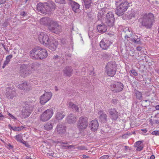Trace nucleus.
Returning <instances> with one entry per match:
<instances>
[{
    "instance_id": "f257e3e1",
    "label": "nucleus",
    "mask_w": 159,
    "mask_h": 159,
    "mask_svg": "<svg viewBox=\"0 0 159 159\" xmlns=\"http://www.w3.org/2000/svg\"><path fill=\"white\" fill-rule=\"evenodd\" d=\"M55 9L53 3L51 2H39L37 5V10L42 14H46Z\"/></svg>"
},
{
    "instance_id": "f03ea898",
    "label": "nucleus",
    "mask_w": 159,
    "mask_h": 159,
    "mask_svg": "<svg viewBox=\"0 0 159 159\" xmlns=\"http://www.w3.org/2000/svg\"><path fill=\"white\" fill-rule=\"evenodd\" d=\"M30 53L31 57L37 59H43L48 56L47 50L40 47H37L32 50Z\"/></svg>"
},
{
    "instance_id": "7ed1b4c3",
    "label": "nucleus",
    "mask_w": 159,
    "mask_h": 159,
    "mask_svg": "<svg viewBox=\"0 0 159 159\" xmlns=\"http://www.w3.org/2000/svg\"><path fill=\"white\" fill-rule=\"evenodd\" d=\"M139 20L142 25L147 28H150L154 22V17L152 14L150 13L148 15L145 14L143 15V18Z\"/></svg>"
},
{
    "instance_id": "20e7f679",
    "label": "nucleus",
    "mask_w": 159,
    "mask_h": 159,
    "mask_svg": "<svg viewBox=\"0 0 159 159\" xmlns=\"http://www.w3.org/2000/svg\"><path fill=\"white\" fill-rule=\"evenodd\" d=\"M105 71L109 76L113 77L116 71V65L115 61L107 63L106 66Z\"/></svg>"
},
{
    "instance_id": "39448f33",
    "label": "nucleus",
    "mask_w": 159,
    "mask_h": 159,
    "mask_svg": "<svg viewBox=\"0 0 159 159\" xmlns=\"http://www.w3.org/2000/svg\"><path fill=\"white\" fill-rule=\"evenodd\" d=\"M88 125V118L84 116L80 117L77 123V127L79 130H84L87 128Z\"/></svg>"
},
{
    "instance_id": "423d86ee",
    "label": "nucleus",
    "mask_w": 159,
    "mask_h": 159,
    "mask_svg": "<svg viewBox=\"0 0 159 159\" xmlns=\"http://www.w3.org/2000/svg\"><path fill=\"white\" fill-rule=\"evenodd\" d=\"M34 70L33 67H30L29 65H22L20 67V75L24 77L28 76Z\"/></svg>"
},
{
    "instance_id": "0eeeda50",
    "label": "nucleus",
    "mask_w": 159,
    "mask_h": 159,
    "mask_svg": "<svg viewBox=\"0 0 159 159\" xmlns=\"http://www.w3.org/2000/svg\"><path fill=\"white\" fill-rule=\"evenodd\" d=\"M108 36L104 38L100 42V45L101 48L103 49H107L109 48L111 44V42L110 40V37L114 38L115 36L113 34L110 33H108Z\"/></svg>"
},
{
    "instance_id": "6e6552de",
    "label": "nucleus",
    "mask_w": 159,
    "mask_h": 159,
    "mask_svg": "<svg viewBox=\"0 0 159 159\" xmlns=\"http://www.w3.org/2000/svg\"><path fill=\"white\" fill-rule=\"evenodd\" d=\"M129 6V3L127 2H121L117 7L116 14L119 16L122 15L124 12L127 11Z\"/></svg>"
},
{
    "instance_id": "1a4fd4ad",
    "label": "nucleus",
    "mask_w": 159,
    "mask_h": 159,
    "mask_svg": "<svg viewBox=\"0 0 159 159\" xmlns=\"http://www.w3.org/2000/svg\"><path fill=\"white\" fill-rule=\"evenodd\" d=\"M48 29L55 34H58L61 32V26L58 25L57 22L52 20L49 25Z\"/></svg>"
},
{
    "instance_id": "9d476101",
    "label": "nucleus",
    "mask_w": 159,
    "mask_h": 159,
    "mask_svg": "<svg viewBox=\"0 0 159 159\" xmlns=\"http://www.w3.org/2000/svg\"><path fill=\"white\" fill-rule=\"evenodd\" d=\"M52 38H49L48 35L45 33L41 32L39 35L38 39L40 43L44 46H47L48 42Z\"/></svg>"
},
{
    "instance_id": "9b49d317",
    "label": "nucleus",
    "mask_w": 159,
    "mask_h": 159,
    "mask_svg": "<svg viewBox=\"0 0 159 159\" xmlns=\"http://www.w3.org/2000/svg\"><path fill=\"white\" fill-rule=\"evenodd\" d=\"M53 113L54 111L53 109H47L41 115L40 117V120L43 121H47L52 117Z\"/></svg>"
},
{
    "instance_id": "f8f14e48",
    "label": "nucleus",
    "mask_w": 159,
    "mask_h": 159,
    "mask_svg": "<svg viewBox=\"0 0 159 159\" xmlns=\"http://www.w3.org/2000/svg\"><path fill=\"white\" fill-rule=\"evenodd\" d=\"M48 44L45 46L52 51H55L57 48L58 45V42L54 39L52 38L48 42Z\"/></svg>"
},
{
    "instance_id": "ddd939ff",
    "label": "nucleus",
    "mask_w": 159,
    "mask_h": 159,
    "mask_svg": "<svg viewBox=\"0 0 159 159\" xmlns=\"http://www.w3.org/2000/svg\"><path fill=\"white\" fill-rule=\"evenodd\" d=\"M123 88V84L120 82L115 83L111 85V89L114 92H119L122 90Z\"/></svg>"
},
{
    "instance_id": "4468645a",
    "label": "nucleus",
    "mask_w": 159,
    "mask_h": 159,
    "mask_svg": "<svg viewBox=\"0 0 159 159\" xmlns=\"http://www.w3.org/2000/svg\"><path fill=\"white\" fill-rule=\"evenodd\" d=\"M52 97V93L47 92L42 95L40 99V102L42 104H44L48 102Z\"/></svg>"
},
{
    "instance_id": "2eb2a0df",
    "label": "nucleus",
    "mask_w": 159,
    "mask_h": 159,
    "mask_svg": "<svg viewBox=\"0 0 159 159\" xmlns=\"http://www.w3.org/2000/svg\"><path fill=\"white\" fill-rule=\"evenodd\" d=\"M99 125L98 122L96 119L92 120L89 124V127L93 132L97 131L98 129Z\"/></svg>"
},
{
    "instance_id": "dca6fc26",
    "label": "nucleus",
    "mask_w": 159,
    "mask_h": 159,
    "mask_svg": "<svg viewBox=\"0 0 159 159\" xmlns=\"http://www.w3.org/2000/svg\"><path fill=\"white\" fill-rule=\"evenodd\" d=\"M33 107H29L26 106L24 107L22 110V115L24 118H26L28 117L30 115L31 111L33 110Z\"/></svg>"
},
{
    "instance_id": "f3484780",
    "label": "nucleus",
    "mask_w": 159,
    "mask_h": 159,
    "mask_svg": "<svg viewBox=\"0 0 159 159\" xmlns=\"http://www.w3.org/2000/svg\"><path fill=\"white\" fill-rule=\"evenodd\" d=\"M107 23L108 25L112 26L114 22V18L112 12H109L107 14Z\"/></svg>"
},
{
    "instance_id": "a211bd4d",
    "label": "nucleus",
    "mask_w": 159,
    "mask_h": 159,
    "mask_svg": "<svg viewBox=\"0 0 159 159\" xmlns=\"http://www.w3.org/2000/svg\"><path fill=\"white\" fill-rule=\"evenodd\" d=\"M18 88L26 92H27L31 89L32 87L30 84L26 82H25L23 83L19 84L18 85Z\"/></svg>"
},
{
    "instance_id": "6ab92c4d",
    "label": "nucleus",
    "mask_w": 159,
    "mask_h": 159,
    "mask_svg": "<svg viewBox=\"0 0 159 159\" xmlns=\"http://www.w3.org/2000/svg\"><path fill=\"white\" fill-rule=\"evenodd\" d=\"M52 19L48 17H44L41 18L39 20V23L41 25L47 27L48 28L49 25Z\"/></svg>"
},
{
    "instance_id": "aec40b11",
    "label": "nucleus",
    "mask_w": 159,
    "mask_h": 159,
    "mask_svg": "<svg viewBox=\"0 0 159 159\" xmlns=\"http://www.w3.org/2000/svg\"><path fill=\"white\" fill-rule=\"evenodd\" d=\"M109 112L113 120H116L119 116V113L114 108L110 109Z\"/></svg>"
},
{
    "instance_id": "412c9836",
    "label": "nucleus",
    "mask_w": 159,
    "mask_h": 159,
    "mask_svg": "<svg viewBox=\"0 0 159 159\" xmlns=\"http://www.w3.org/2000/svg\"><path fill=\"white\" fill-rule=\"evenodd\" d=\"M66 127L62 124L58 125L56 128V129L58 134H64L66 131Z\"/></svg>"
},
{
    "instance_id": "4be33fe9",
    "label": "nucleus",
    "mask_w": 159,
    "mask_h": 159,
    "mask_svg": "<svg viewBox=\"0 0 159 159\" xmlns=\"http://www.w3.org/2000/svg\"><path fill=\"white\" fill-rule=\"evenodd\" d=\"M97 29L98 32L103 33L106 31L107 27L104 24H102L97 26Z\"/></svg>"
},
{
    "instance_id": "5701e85b",
    "label": "nucleus",
    "mask_w": 159,
    "mask_h": 159,
    "mask_svg": "<svg viewBox=\"0 0 159 159\" xmlns=\"http://www.w3.org/2000/svg\"><path fill=\"white\" fill-rule=\"evenodd\" d=\"M76 119V117L73 114H70L67 116V120L69 123L73 124L75 122Z\"/></svg>"
},
{
    "instance_id": "b1692460",
    "label": "nucleus",
    "mask_w": 159,
    "mask_h": 159,
    "mask_svg": "<svg viewBox=\"0 0 159 159\" xmlns=\"http://www.w3.org/2000/svg\"><path fill=\"white\" fill-rule=\"evenodd\" d=\"M65 116L64 111H58L56 113V117L57 120H61L63 119Z\"/></svg>"
},
{
    "instance_id": "393cba45",
    "label": "nucleus",
    "mask_w": 159,
    "mask_h": 159,
    "mask_svg": "<svg viewBox=\"0 0 159 159\" xmlns=\"http://www.w3.org/2000/svg\"><path fill=\"white\" fill-rule=\"evenodd\" d=\"M54 125L53 123L48 122L45 123L44 126V129L47 130H50L52 129Z\"/></svg>"
},
{
    "instance_id": "a878e982",
    "label": "nucleus",
    "mask_w": 159,
    "mask_h": 159,
    "mask_svg": "<svg viewBox=\"0 0 159 159\" xmlns=\"http://www.w3.org/2000/svg\"><path fill=\"white\" fill-rule=\"evenodd\" d=\"M71 7L74 11L76 12L79 10L80 5L77 2H74L71 3Z\"/></svg>"
},
{
    "instance_id": "bb28decb",
    "label": "nucleus",
    "mask_w": 159,
    "mask_h": 159,
    "mask_svg": "<svg viewBox=\"0 0 159 159\" xmlns=\"http://www.w3.org/2000/svg\"><path fill=\"white\" fill-rule=\"evenodd\" d=\"M68 106L69 107L72 108L76 111H79V108L78 107L72 102H69L68 104Z\"/></svg>"
},
{
    "instance_id": "cd10ccee",
    "label": "nucleus",
    "mask_w": 159,
    "mask_h": 159,
    "mask_svg": "<svg viewBox=\"0 0 159 159\" xmlns=\"http://www.w3.org/2000/svg\"><path fill=\"white\" fill-rule=\"evenodd\" d=\"M72 71V70L71 68L69 67H66L65 69L63 70V72L65 75L69 76L71 75Z\"/></svg>"
},
{
    "instance_id": "c85d7f7f",
    "label": "nucleus",
    "mask_w": 159,
    "mask_h": 159,
    "mask_svg": "<svg viewBox=\"0 0 159 159\" xmlns=\"http://www.w3.org/2000/svg\"><path fill=\"white\" fill-rule=\"evenodd\" d=\"M98 115L99 116V118L102 120H106L107 116V115L103 113V111H100L98 112Z\"/></svg>"
},
{
    "instance_id": "c756f323",
    "label": "nucleus",
    "mask_w": 159,
    "mask_h": 159,
    "mask_svg": "<svg viewBox=\"0 0 159 159\" xmlns=\"http://www.w3.org/2000/svg\"><path fill=\"white\" fill-rule=\"evenodd\" d=\"M51 146V145L50 144H48L47 145V144H46L45 146H43V148H42V152L44 153H47L48 151V149H49L50 148Z\"/></svg>"
},
{
    "instance_id": "7c9ffc66",
    "label": "nucleus",
    "mask_w": 159,
    "mask_h": 159,
    "mask_svg": "<svg viewBox=\"0 0 159 159\" xmlns=\"http://www.w3.org/2000/svg\"><path fill=\"white\" fill-rule=\"evenodd\" d=\"M14 138H15L17 141L20 142V143L22 142V141L23 140L22 134H20L17 135L14 137Z\"/></svg>"
},
{
    "instance_id": "2f4dec72",
    "label": "nucleus",
    "mask_w": 159,
    "mask_h": 159,
    "mask_svg": "<svg viewBox=\"0 0 159 159\" xmlns=\"http://www.w3.org/2000/svg\"><path fill=\"white\" fill-rule=\"evenodd\" d=\"M92 0H84L85 6L86 8H89L91 6Z\"/></svg>"
},
{
    "instance_id": "473e14b6",
    "label": "nucleus",
    "mask_w": 159,
    "mask_h": 159,
    "mask_svg": "<svg viewBox=\"0 0 159 159\" xmlns=\"http://www.w3.org/2000/svg\"><path fill=\"white\" fill-rule=\"evenodd\" d=\"M36 101V99L34 98L30 97L28 98V101L26 102V106H28L29 107H31L28 104V103H32Z\"/></svg>"
},
{
    "instance_id": "72a5a7b5",
    "label": "nucleus",
    "mask_w": 159,
    "mask_h": 159,
    "mask_svg": "<svg viewBox=\"0 0 159 159\" xmlns=\"http://www.w3.org/2000/svg\"><path fill=\"white\" fill-rule=\"evenodd\" d=\"M136 98L140 100L142 97V93L138 91H136L135 92Z\"/></svg>"
},
{
    "instance_id": "f704fd0d",
    "label": "nucleus",
    "mask_w": 159,
    "mask_h": 159,
    "mask_svg": "<svg viewBox=\"0 0 159 159\" xmlns=\"http://www.w3.org/2000/svg\"><path fill=\"white\" fill-rule=\"evenodd\" d=\"M25 127L24 126H20L18 127H14L13 129V130L16 131H20Z\"/></svg>"
},
{
    "instance_id": "c9c22d12",
    "label": "nucleus",
    "mask_w": 159,
    "mask_h": 159,
    "mask_svg": "<svg viewBox=\"0 0 159 159\" xmlns=\"http://www.w3.org/2000/svg\"><path fill=\"white\" fill-rule=\"evenodd\" d=\"M128 30V31L130 33L129 34H128L127 33L126 35L125 36V38L128 39L132 35V32H130V31L129 30V29ZM128 31V30H127L126 32L127 33V32Z\"/></svg>"
},
{
    "instance_id": "e433bc0d",
    "label": "nucleus",
    "mask_w": 159,
    "mask_h": 159,
    "mask_svg": "<svg viewBox=\"0 0 159 159\" xmlns=\"http://www.w3.org/2000/svg\"><path fill=\"white\" fill-rule=\"evenodd\" d=\"M130 41L134 43H138L140 41V39L139 38L136 39L135 38H131L130 39Z\"/></svg>"
},
{
    "instance_id": "4c0bfd02",
    "label": "nucleus",
    "mask_w": 159,
    "mask_h": 159,
    "mask_svg": "<svg viewBox=\"0 0 159 159\" xmlns=\"http://www.w3.org/2000/svg\"><path fill=\"white\" fill-rule=\"evenodd\" d=\"M56 2L58 3L64 4L65 3V0H55Z\"/></svg>"
},
{
    "instance_id": "58836bf2",
    "label": "nucleus",
    "mask_w": 159,
    "mask_h": 159,
    "mask_svg": "<svg viewBox=\"0 0 159 159\" xmlns=\"http://www.w3.org/2000/svg\"><path fill=\"white\" fill-rule=\"evenodd\" d=\"M130 72L131 73L133 74V75H134L137 76L138 75L137 72L135 70H131Z\"/></svg>"
},
{
    "instance_id": "ea45409f",
    "label": "nucleus",
    "mask_w": 159,
    "mask_h": 159,
    "mask_svg": "<svg viewBox=\"0 0 159 159\" xmlns=\"http://www.w3.org/2000/svg\"><path fill=\"white\" fill-rule=\"evenodd\" d=\"M109 155H103L100 157L99 159H108L109 158Z\"/></svg>"
},
{
    "instance_id": "a19ab883",
    "label": "nucleus",
    "mask_w": 159,
    "mask_h": 159,
    "mask_svg": "<svg viewBox=\"0 0 159 159\" xmlns=\"http://www.w3.org/2000/svg\"><path fill=\"white\" fill-rule=\"evenodd\" d=\"M12 57V55H9L6 57V60L10 62L11 59Z\"/></svg>"
},
{
    "instance_id": "79ce46f5",
    "label": "nucleus",
    "mask_w": 159,
    "mask_h": 159,
    "mask_svg": "<svg viewBox=\"0 0 159 159\" xmlns=\"http://www.w3.org/2000/svg\"><path fill=\"white\" fill-rule=\"evenodd\" d=\"M152 134L155 135H159V131L155 130L152 132Z\"/></svg>"
},
{
    "instance_id": "37998d69",
    "label": "nucleus",
    "mask_w": 159,
    "mask_h": 159,
    "mask_svg": "<svg viewBox=\"0 0 159 159\" xmlns=\"http://www.w3.org/2000/svg\"><path fill=\"white\" fill-rule=\"evenodd\" d=\"M9 63V62L8 61H7L6 60H5L2 66V68H4L5 67V66H7L8 64Z\"/></svg>"
},
{
    "instance_id": "c03bdc74",
    "label": "nucleus",
    "mask_w": 159,
    "mask_h": 159,
    "mask_svg": "<svg viewBox=\"0 0 159 159\" xmlns=\"http://www.w3.org/2000/svg\"><path fill=\"white\" fill-rule=\"evenodd\" d=\"M77 148L80 150H86V148L84 146H80Z\"/></svg>"
},
{
    "instance_id": "a18cd8bd",
    "label": "nucleus",
    "mask_w": 159,
    "mask_h": 159,
    "mask_svg": "<svg viewBox=\"0 0 159 159\" xmlns=\"http://www.w3.org/2000/svg\"><path fill=\"white\" fill-rule=\"evenodd\" d=\"M21 143L24 144L26 147H29L30 146V145L25 141L23 140L22 142H21Z\"/></svg>"
},
{
    "instance_id": "49530a36",
    "label": "nucleus",
    "mask_w": 159,
    "mask_h": 159,
    "mask_svg": "<svg viewBox=\"0 0 159 159\" xmlns=\"http://www.w3.org/2000/svg\"><path fill=\"white\" fill-rule=\"evenodd\" d=\"M8 115L10 117H11L12 119L14 120H17L16 118L15 117H14L10 113L8 112Z\"/></svg>"
},
{
    "instance_id": "de8ad7c7",
    "label": "nucleus",
    "mask_w": 159,
    "mask_h": 159,
    "mask_svg": "<svg viewBox=\"0 0 159 159\" xmlns=\"http://www.w3.org/2000/svg\"><path fill=\"white\" fill-rule=\"evenodd\" d=\"M59 141H54L53 140L50 141V143L52 144H57L59 143Z\"/></svg>"
},
{
    "instance_id": "09e8293b",
    "label": "nucleus",
    "mask_w": 159,
    "mask_h": 159,
    "mask_svg": "<svg viewBox=\"0 0 159 159\" xmlns=\"http://www.w3.org/2000/svg\"><path fill=\"white\" fill-rule=\"evenodd\" d=\"M143 148V147L142 146H139L138 147H137L136 150L137 151H140Z\"/></svg>"
},
{
    "instance_id": "8fccbe9b",
    "label": "nucleus",
    "mask_w": 159,
    "mask_h": 159,
    "mask_svg": "<svg viewBox=\"0 0 159 159\" xmlns=\"http://www.w3.org/2000/svg\"><path fill=\"white\" fill-rule=\"evenodd\" d=\"M6 2V0H0V4L5 3Z\"/></svg>"
},
{
    "instance_id": "3c124183",
    "label": "nucleus",
    "mask_w": 159,
    "mask_h": 159,
    "mask_svg": "<svg viewBox=\"0 0 159 159\" xmlns=\"http://www.w3.org/2000/svg\"><path fill=\"white\" fill-rule=\"evenodd\" d=\"M141 143H142V142L140 141L137 142L136 143V146H139V145Z\"/></svg>"
},
{
    "instance_id": "603ef678",
    "label": "nucleus",
    "mask_w": 159,
    "mask_h": 159,
    "mask_svg": "<svg viewBox=\"0 0 159 159\" xmlns=\"http://www.w3.org/2000/svg\"><path fill=\"white\" fill-rule=\"evenodd\" d=\"M20 15L22 16H25L26 15V13L24 11L21 13Z\"/></svg>"
},
{
    "instance_id": "864d4df0",
    "label": "nucleus",
    "mask_w": 159,
    "mask_h": 159,
    "mask_svg": "<svg viewBox=\"0 0 159 159\" xmlns=\"http://www.w3.org/2000/svg\"><path fill=\"white\" fill-rule=\"evenodd\" d=\"M141 130L144 133H146L147 131V130L146 129H141Z\"/></svg>"
},
{
    "instance_id": "5fc2aeb1",
    "label": "nucleus",
    "mask_w": 159,
    "mask_h": 159,
    "mask_svg": "<svg viewBox=\"0 0 159 159\" xmlns=\"http://www.w3.org/2000/svg\"><path fill=\"white\" fill-rule=\"evenodd\" d=\"M136 49L138 51H140L142 49V47H137Z\"/></svg>"
},
{
    "instance_id": "6e6d98bb",
    "label": "nucleus",
    "mask_w": 159,
    "mask_h": 159,
    "mask_svg": "<svg viewBox=\"0 0 159 159\" xmlns=\"http://www.w3.org/2000/svg\"><path fill=\"white\" fill-rule=\"evenodd\" d=\"M155 108L157 110H159V105L156 106Z\"/></svg>"
},
{
    "instance_id": "4d7b16f0",
    "label": "nucleus",
    "mask_w": 159,
    "mask_h": 159,
    "mask_svg": "<svg viewBox=\"0 0 159 159\" xmlns=\"http://www.w3.org/2000/svg\"><path fill=\"white\" fill-rule=\"evenodd\" d=\"M125 150H127L129 148L128 146H125Z\"/></svg>"
},
{
    "instance_id": "13d9d810",
    "label": "nucleus",
    "mask_w": 159,
    "mask_h": 159,
    "mask_svg": "<svg viewBox=\"0 0 159 159\" xmlns=\"http://www.w3.org/2000/svg\"><path fill=\"white\" fill-rule=\"evenodd\" d=\"M150 159H154L155 158V156L154 155H151L150 157Z\"/></svg>"
},
{
    "instance_id": "bf43d9fd",
    "label": "nucleus",
    "mask_w": 159,
    "mask_h": 159,
    "mask_svg": "<svg viewBox=\"0 0 159 159\" xmlns=\"http://www.w3.org/2000/svg\"><path fill=\"white\" fill-rule=\"evenodd\" d=\"M83 157L84 158H87L89 157V156L86 155H83Z\"/></svg>"
},
{
    "instance_id": "052dcab7",
    "label": "nucleus",
    "mask_w": 159,
    "mask_h": 159,
    "mask_svg": "<svg viewBox=\"0 0 159 159\" xmlns=\"http://www.w3.org/2000/svg\"><path fill=\"white\" fill-rule=\"evenodd\" d=\"M8 126L9 127V128H10V129H13V127H12L10 124H9L8 125Z\"/></svg>"
},
{
    "instance_id": "680f3d73",
    "label": "nucleus",
    "mask_w": 159,
    "mask_h": 159,
    "mask_svg": "<svg viewBox=\"0 0 159 159\" xmlns=\"http://www.w3.org/2000/svg\"><path fill=\"white\" fill-rule=\"evenodd\" d=\"M74 146L73 145H71L70 146H68V148H74Z\"/></svg>"
},
{
    "instance_id": "e2e57ef3",
    "label": "nucleus",
    "mask_w": 159,
    "mask_h": 159,
    "mask_svg": "<svg viewBox=\"0 0 159 159\" xmlns=\"http://www.w3.org/2000/svg\"><path fill=\"white\" fill-rule=\"evenodd\" d=\"M58 57H59V56L58 55H56V56H54V58L55 59H56Z\"/></svg>"
},
{
    "instance_id": "0e129e2a",
    "label": "nucleus",
    "mask_w": 159,
    "mask_h": 159,
    "mask_svg": "<svg viewBox=\"0 0 159 159\" xmlns=\"http://www.w3.org/2000/svg\"><path fill=\"white\" fill-rule=\"evenodd\" d=\"M26 159H32L31 158L28 157H27L26 158Z\"/></svg>"
},
{
    "instance_id": "69168bd1",
    "label": "nucleus",
    "mask_w": 159,
    "mask_h": 159,
    "mask_svg": "<svg viewBox=\"0 0 159 159\" xmlns=\"http://www.w3.org/2000/svg\"><path fill=\"white\" fill-rule=\"evenodd\" d=\"M1 117H4V116L3 115H1L0 116V119Z\"/></svg>"
},
{
    "instance_id": "338daca9",
    "label": "nucleus",
    "mask_w": 159,
    "mask_h": 159,
    "mask_svg": "<svg viewBox=\"0 0 159 159\" xmlns=\"http://www.w3.org/2000/svg\"><path fill=\"white\" fill-rule=\"evenodd\" d=\"M114 101L116 102V100H115V99L113 100V102H114Z\"/></svg>"
},
{
    "instance_id": "774afa93",
    "label": "nucleus",
    "mask_w": 159,
    "mask_h": 159,
    "mask_svg": "<svg viewBox=\"0 0 159 159\" xmlns=\"http://www.w3.org/2000/svg\"><path fill=\"white\" fill-rule=\"evenodd\" d=\"M3 118V117H1V118L0 119H1L2 118V120Z\"/></svg>"
}]
</instances>
